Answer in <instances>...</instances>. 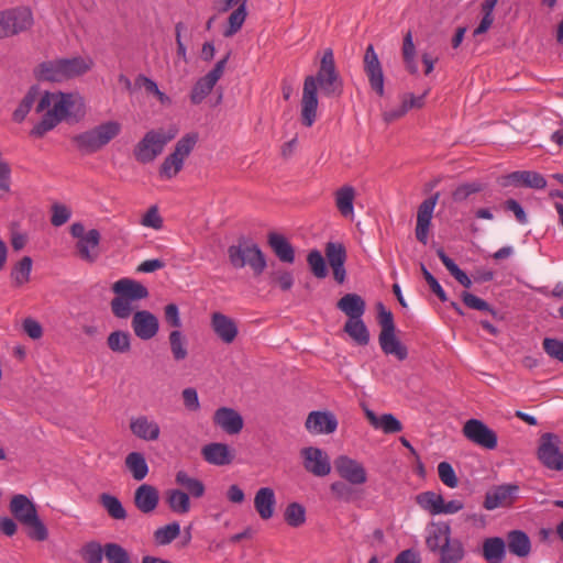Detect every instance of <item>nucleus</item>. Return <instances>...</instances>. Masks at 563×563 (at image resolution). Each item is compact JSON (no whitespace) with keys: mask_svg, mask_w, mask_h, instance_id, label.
<instances>
[{"mask_svg":"<svg viewBox=\"0 0 563 563\" xmlns=\"http://www.w3.org/2000/svg\"><path fill=\"white\" fill-rule=\"evenodd\" d=\"M451 534L452 531L449 523H432L431 528L428 530L426 544L431 552L438 553L443 548L444 543L451 539Z\"/></svg>","mask_w":563,"mask_h":563,"instance_id":"29","label":"nucleus"},{"mask_svg":"<svg viewBox=\"0 0 563 563\" xmlns=\"http://www.w3.org/2000/svg\"><path fill=\"white\" fill-rule=\"evenodd\" d=\"M9 37L30 30L34 24L33 13L27 7L2 10Z\"/></svg>","mask_w":563,"mask_h":563,"instance_id":"14","label":"nucleus"},{"mask_svg":"<svg viewBox=\"0 0 563 563\" xmlns=\"http://www.w3.org/2000/svg\"><path fill=\"white\" fill-rule=\"evenodd\" d=\"M201 454L205 461L218 466L229 465L234 459V453L230 446L220 442L205 445L201 450Z\"/></svg>","mask_w":563,"mask_h":563,"instance_id":"27","label":"nucleus"},{"mask_svg":"<svg viewBox=\"0 0 563 563\" xmlns=\"http://www.w3.org/2000/svg\"><path fill=\"white\" fill-rule=\"evenodd\" d=\"M213 424L230 435L238 434L244 426L243 417L233 408L220 407L212 417Z\"/></svg>","mask_w":563,"mask_h":563,"instance_id":"19","label":"nucleus"},{"mask_svg":"<svg viewBox=\"0 0 563 563\" xmlns=\"http://www.w3.org/2000/svg\"><path fill=\"white\" fill-rule=\"evenodd\" d=\"M36 96L37 91L33 88L24 96L19 107L13 112L12 117L15 122H22L25 119L35 102Z\"/></svg>","mask_w":563,"mask_h":563,"instance_id":"57","label":"nucleus"},{"mask_svg":"<svg viewBox=\"0 0 563 563\" xmlns=\"http://www.w3.org/2000/svg\"><path fill=\"white\" fill-rule=\"evenodd\" d=\"M111 290L115 295L110 302L111 311L119 319H128L134 309L133 302L148 297L144 285L126 277L117 280Z\"/></svg>","mask_w":563,"mask_h":563,"instance_id":"5","label":"nucleus"},{"mask_svg":"<svg viewBox=\"0 0 563 563\" xmlns=\"http://www.w3.org/2000/svg\"><path fill=\"white\" fill-rule=\"evenodd\" d=\"M440 192H435L429 198L424 199L418 207L416 238L422 244L428 243V235L431 225L434 208L438 203Z\"/></svg>","mask_w":563,"mask_h":563,"instance_id":"17","label":"nucleus"},{"mask_svg":"<svg viewBox=\"0 0 563 563\" xmlns=\"http://www.w3.org/2000/svg\"><path fill=\"white\" fill-rule=\"evenodd\" d=\"M136 81L137 82L141 81L143 84V87L145 88L146 92L154 95L162 104L170 103V98L166 93H164L163 91L159 90L157 84L154 80L141 75V76H139Z\"/></svg>","mask_w":563,"mask_h":563,"instance_id":"60","label":"nucleus"},{"mask_svg":"<svg viewBox=\"0 0 563 563\" xmlns=\"http://www.w3.org/2000/svg\"><path fill=\"white\" fill-rule=\"evenodd\" d=\"M284 519L286 523L290 527L298 528L306 522V509L299 503H290L285 511Z\"/></svg>","mask_w":563,"mask_h":563,"instance_id":"47","label":"nucleus"},{"mask_svg":"<svg viewBox=\"0 0 563 563\" xmlns=\"http://www.w3.org/2000/svg\"><path fill=\"white\" fill-rule=\"evenodd\" d=\"M104 556L108 563H131L129 553L118 543H107L104 545Z\"/></svg>","mask_w":563,"mask_h":563,"instance_id":"55","label":"nucleus"},{"mask_svg":"<svg viewBox=\"0 0 563 563\" xmlns=\"http://www.w3.org/2000/svg\"><path fill=\"white\" fill-rule=\"evenodd\" d=\"M305 470L318 477H324L331 472V461L325 451L317 446H306L300 450Z\"/></svg>","mask_w":563,"mask_h":563,"instance_id":"12","label":"nucleus"},{"mask_svg":"<svg viewBox=\"0 0 563 563\" xmlns=\"http://www.w3.org/2000/svg\"><path fill=\"white\" fill-rule=\"evenodd\" d=\"M159 503L158 489L150 484L140 485L134 492V505L143 514L153 512Z\"/></svg>","mask_w":563,"mask_h":563,"instance_id":"24","label":"nucleus"},{"mask_svg":"<svg viewBox=\"0 0 563 563\" xmlns=\"http://www.w3.org/2000/svg\"><path fill=\"white\" fill-rule=\"evenodd\" d=\"M443 497L434 492H423L417 496V504L431 515H440Z\"/></svg>","mask_w":563,"mask_h":563,"instance_id":"49","label":"nucleus"},{"mask_svg":"<svg viewBox=\"0 0 563 563\" xmlns=\"http://www.w3.org/2000/svg\"><path fill=\"white\" fill-rule=\"evenodd\" d=\"M211 327L218 338L227 344L232 343L239 333L235 321L221 312L212 313Z\"/></svg>","mask_w":563,"mask_h":563,"instance_id":"25","label":"nucleus"},{"mask_svg":"<svg viewBox=\"0 0 563 563\" xmlns=\"http://www.w3.org/2000/svg\"><path fill=\"white\" fill-rule=\"evenodd\" d=\"M325 256L333 272L334 279L342 284L345 280L344 263L346 261V250L342 243L328 242L325 244Z\"/></svg>","mask_w":563,"mask_h":563,"instance_id":"21","label":"nucleus"},{"mask_svg":"<svg viewBox=\"0 0 563 563\" xmlns=\"http://www.w3.org/2000/svg\"><path fill=\"white\" fill-rule=\"evenodd\" d=\"M130 429L136 438L144 441H156L161 433L158 423L146 416L132 418Z\"/></svg>","mask_w":563,"mask_h":563,"instance_id":"26","label":"nucleus"},{"mask_svg":"<svg viewBox=\"0 0 563 563\" xmlns=\"http://www.w3.org/2000/svg\"><path fill=\"white\" fill-rule=\"evenodd\" d=\"M335 471L352 485H363L367 482V473L364 465L346 455H340L334 461Z\"/></svg>","mask_w":563,"mask_h":563,"instance_id":"15","label":"nucleus"},{"mask_svg":"<svg viewBox=\"0 0 563 563\" xmlns=\"http://www.w3.org/2000/svg\"><path fill=\"white\" fill-rule=\"evenodd\" d=\"M307 262L311 269V273L317 278H324L328 275L325 260L322 256L320 251H318V250L310 251L307 256Z\"/></svg>","mask_w":563,"mask_h":563,"instance_id":"54","label":"nucleus"},{"mask_svg":"<svg viewBox=\"0 0 563 563\" xmlns=\"http://www.w3.org/2000/svg\"><path fill=\"white\" fill-rule=\"evenodd\" d=\"M178 129L170 126L168 130H151L145 133L143 139L135 145L133 154L141 164L152 163L164 151L168 142L174 140Z\"/></svg>","mask_w":563,"mask_h":563,"instance_id":"7","label":"nucleus"},{"mask_svg":"<svg viewBox=\"0 0 563 563\" xmlns=\"http://www.w3.org/2000/svg\"><path fill=\"white\" fill-rule=\"evenodd\" d=\"M101 234L97 229L89 230L85 238L80 239L76 243V250L80 260L87 263H95L99 255V244Z\"/></svg>","mask_w":563,"mask_h":563,"instance_id":"22","label":"nucleus"},{"mask_svg":"<svg viewBox=\"0 0 563 563\" xmlns=\"http://www.w3.org/2000/svg\"><path fill=\"white\" fill-rule=\"evenodd\" d=\"M169 344L175 361H183L187 357L188 351L186 340L179 330H174L169 334Z\"/></svg>","mask_w":563,"mask_h":563,"instance_id":"51","label":"nucleus"},{"mask_svg":"<svg viewBox=\"0 0 563 563\" xmlns=\"http://www.w3.org/2000/svg\"><path fill=\"white\" fill-rule=\"evenodd\" d=\"M214 86L216 85L211 82L208 78H206L205 76L201 77L192 87L190 93L191 103H201L205 100V98L212 91Z\"/></svg>","mask_w":563,"mask_h":563,"instance_id":"53","label":"nucleus"},{"mask_svg":"<svg viewBox=\"0 0 563 563\" xmlns=\"http://www.w3.org/2000/svg\"><path fill=\"white\" fill-rule=\"evenodd\" d=\"M82 560L87 563H101L104 555V547L97 542H87L80 550Z\"/></svg>","mask_w":563,"mask_h":563,"instance_id":"52","label":"nucleus"},{"mask_svg":"<svg viewBox=\"0 0 563 563\" xmlns=\"http://www.w3.org/2000/svg\"><path fill=\"white\" fill-rule=\"evenodd\" d=\"M503 186L515 185L525 186L533 189H543L547 187L545 178L537 172L517 170L503 177Z\"/></svg>","mask_w":563,"mask_h":563,"instance_id":"23","label":"nucleus"},{"mask_svg":"<svg viewBox=\"0 0 563 563\" xmlns=\"http://www.w3.org/2000/svg\"><path fill=\"white\" fill-rule=\"evenodd\" d=\"M246 1L242 2L234 11L231 12L228 19V27L224 30L223 35L225 37H231L236 34L245 22L247 12H246Z\"/></svg>","mask_w":563,"mask_h":563,"instance_id":"45","label":"nucleus"},{"mask_svg":"<svg viewBox=\"0 0 563 563\" xmlns=\"http://www.w3.org/2000/svg\"><path fill=\"white\" fill-rule=\"evenodd\" d=\"M92 67L93 60L89 56L57 58L41 63L35 69V75L43 81L62 82L82 76Z\"/></svg>","mask_w":563,"mask_h":563,"instance_id":"3","label":"nucleus"},{"mask_svg":"<svg viewBox=\"0 0 563 563\" xmlns=\"http://www.w3.org/2000/svg\"><path fill=\"white\" fill-rule=\"evenodd\" d=\"M231 265L234 268H243L249 265L255 276L261 275L266 266V260L261 249L254 243H240L228 249Z\"/></svg>","mask_w":563,"mask_h":563,"instance_id":"9","label":"nucleus"},{"mask_svg":"<svg viewBox=\"0 0 563 563\" xmlns=\"http://www.w3.org/2000/svg\"><path fill=\"white\" fill-rule=\"evenodd\" d=\"M180 534V525L177 521L159 527L154 532V540L158 545L172 543Z\"/></svg>","mask_w":563,"mask_h":563,"instance_id":"46","label":"nucleus"},{"mask_svg":"<svg viewBox=\"0 0 563 563\" xmlns=\"http://www.w3.org/2000/svg\"><path fill=\"white\" fill-rule=\"evenodd\" d=\"M378 309V321L380 324V333L395 332V323L393 313L385 309L383 303L377 305Z\"/></svg>","mask_w":563,"mask_h":563,"instance_id":"64","label":"nucleus"},{"mask_svg":"<svg viewBox=\"0 0 563 563\" xmlns=\"http://www.w3.org/2000/svg\"><path fill=\"white\" fill-rule=\"evenodd\" d=\"M464 437L486 450H494L498 444L496 432L478 419H470L463 426Z\"/></svg>","mask_w":563,"mask_h":563,"instance_id":"11","label":"nucleus"},{"mask_svg":"<svg viewBox=\"0 0 563 563\" xmlns=\"http://www.w3.org/2000/svg\"><path fill=\"white\" fill-rule=\"evenodd\" d=\"M141 224L146 228L161 230L163 228V219L159 216L157 206H152L142 217Z\"/></svg>","mask_w":563,"mask_h":563,"instance_id":"62","label":"nucleus"},{"mask_svg":"<svg viewBox=\"0 0 563 563\" xmlns=\"http://www.w3.org/2000/svg\"><path fill=\"white\" fill-rule=\"evenodd\" d=\"M276 506L275 492L271 487L260 488L254 496V508L263 520L273 517Z\"/></svg>","mask_w":563,"mask_h":563,"instance_id":"28","label":"nucleus"},{"mask_svg":"<svg viewBox=\"0 0 563 563\" xmlns=\"http://www.w3.org/2000/svg\"><path fill=\"white\" fill-rule=\"evenodd\" d=\"M125 466L135 481L144 479L148 474V465L140 452H131L125 457Z\"/></svg>","mask_w":563,"mask_h":563,"instance_id":"41","label":"nucleus"},{"mask_svg":"<svg viewBox=\"0 0 563 563\" xmlns=\"http://www.w3.org/2000/svg\"><path fill=\"white\" fill-rule=\"evenodd\" d=\"M482 555L487 563H503L506 556V543L500 537L486 538L482 547Z\"/></svg>","mask_w":563,"mask_h":563,"instance_id":"33","label":"nucleus"},{"mask_svg":"<svg viewBox=\"0 0 563 563\" xmlns=\"http://www.w3.org/2000/svg\"><path fill=\"white\" fill-rule=\"evenodd\" d=\"M318 86L325 97H340L343 92V81L335 66L333 51L327 48L320 60L317 74L307 76L303 80L300 119L302 125L310 128L317 120Z\"/></svg>","mask_w":563,"mask_h":563,"instance_id":"1","label":"nucleus"},{"mask_svg":"<svg viewBox=\"0 0 563 563\" xmlns=\"http://www.w3.org/2000/svg\"><path fill=\"white\" fill-rule=\"evenodd\" d=\"M519 486L517 484H503L494 486L485 494L483 507L486 510L511 507L518 498Z\"/></svg>","mask_w":563,"mask_h":563,"instance_id":"13","label":"nucleus"},{"mask_svg":"<svg viewBox=\"0 0 563 563\" xmlns=\"http://www.w3.org/2000/svg\"><path fill=\"white\" fill-rule=\"evenodd\" d=\"M335 206L339 212L344 218H353L354 216V199L355 189L352 186L345 185L339 188L334 195Z\"/></svg>","mask_w":563,"mask_h":563,"instance_id":"37","label":"nucleus"},{"mask_svg":"<svg viewBox=\"0 0 563 563\" xmlns=\"http://www.w3.org/2000/svg\"><path fill=\"white\" fill-rule=\"evenodd\" d=\"M32 271V258L24 256L21 258L11 272V277L15 286H22L30 280Z\"/></svg>","mask_w":563,"mask_h":563,"instance_id":"48","label":"nucleus"},{"mask_svg":"<svg viewBox=\"0 0 563 563\" xmlns=\"http://www.w3.org/2000/svg\"><path fill=\"white\" fill-rule=\"evenodd\" d=\"M165 500L169 510L174 514L186 515L191 509L190 495L183 489H168L165 494Z\"/></svg>","mask_w":563,"mask_h":563,"instance_id":"35","label":"nucleus"},{"mask_svg":"<svg viewBox=\"0 0 563 563\" xmlns=\"http://www.w3.org/2000/svg\"><path fill=\"white\" fill-rule=\"evenodd\" d=\"M271 283L277 284L282 290L287 291L294 285L292 274L285 269H274L269 273Z\"/></svg>","mask_w":563,"mask_h":563,"instance_id":"59","label":"nucleus"},{"mask_svg":"<svg viewBox=\"0 0 563 563\" xmlns=\"http://www.w3.org/2000/svg\"><path fill=\"white\" fill-rule=\"evenodd\" d=\"M437 255L445 266V268L450 272V274L464 287L470 288L472 286V280L467 276L465 272H463L456 263L450 258L442 249L437 251Z\"/></svg>","mask_w":563,"mask_h":563,"instance_id":"44","label":"nucleus"},{"mask_svg":"<svg viewBox=\"0 0 563 563\" xmlns=\"http://www.w3.org/2000/svg\"><path fill=\"white\" fill-rule=\"evenodd\" d=\"M198 142L197 133H188L179 139L173 153L165 157L158 174L163 179L174 178L184 167L185 159L190 155Z\"/></svg>","mask_w":563,"mask_h":563,"instance_id":"8","label":"nucleus"},{"mask_svg":"<svg viewBox=\"0 0 563 563\" xmlns=\"http://www.w3.org/2000/svg\"><path fill=\"white\" fill-rule=\"evenodd\" d=\"M438 474L441 482L450 487L455 488L459 484L457 476L449 462H441L438 465Z\"/></svg>","mask_w":563,"mask_h":563,"instance_id":"58","label":"nucleus"},{"mask_svg":"<svg viewBox=\"0 0 563 563\" xmlns=\"http://www.w3.org/2000/svg\"><path fill=\"white\" fill-rule=\"evenodd\" d=\"M484 189L481 181L464 183L459 185L452 191V199L456 203L466 201L472 195H475Z\"/></svg>","mask_w":563,"mask_h":563,"instance_id":"50","label":"nucleus"},{"mask_svg":"<svg viewBox=\"0 0 563 563\" xmlns=\"http://www.w3.org/2000/svg\"><path fill=\"white\" fill-rule=\"evenodd\" d=\"M71 217V211L65 205L56 203L52 207L51 222L54 227L65 224Z\"/></svg>","mask_w":563,"mask_h":563,"instance_id":"63","label":"nucleus"},{"mask_svg":"<svg viewBox=\"0 0 563 563\" xmlns=\"http://www.w3.org/2000/svg\"><path fill=\"white\" fill-rule=\"evenodd\" d=\"M507 544L510 553L519 558H526L531 552V541L528 534L521 530L509 531Z\"/></svg>","mask_w":563,"mask_h":563,"instance_id":"36","label":"nucleus"},{"mask_svg":"<svg viewBox=\"0 0 563 563\" xmlns=\"http://www.w3.org/2000/svg\"><path fill=\"white\" fill-rule=\"evenodd\" d=\"M364 71L368 78L371 88L378 95L384 96V73L374 46L369 44L364 54Z\"/></svg>","mask_w":563,"mask_h":563,"instance_id":"16","label":"nucleus"},{"mask_svg":"<svg viewBox=\"0 0 563 563\" xmlns=\"http://www.w3.org/2000/svg\"><path fill=\"white\" fill-rule=\"evenodd\" d=\"M365 416L373 428L379 429L386 434L398 433L402 430L401 422L391 413L377 417L373 410L366 408Z\"/></svg>","mask_w":563,"mask_h":563,"instance_id":"30","label":"nucleus"},{"mask_svg":"<svg viewBox=\"0 0 563 563\" xmlns=\"http://www.w3.org/2000/svg\"><path fill=\"white\" fill-rule=\"evenodd\" d=\"M438 554L440 563H460L465 556V548L461 540L451 537Z\"/></svg>","mask_w":563,"mask_h":563,"instance_id":"38","label":"nucleus"},{"mask_svg":"<svg viewBox=\"0 0 563 563\" xmlns=\"http://www.w3.org/2000/svg\"><path fill=\"white\" fill-rule=\"evenodd\" d=\"M559 445L560 439L554 433H544L540 438L538 459L549 470H563V453Z\"/></svg>","mask_w":563,"mask_h":563,"instance_id":"10","label":"nucleus"},{"mask_svg":"<svg viewBox=\"0 0 563 563\" xmlns=\"http://www.w3.org/2000/svg\"><path fill=\"white\" fill-rule=\"evenodd\" d=\"M131 327L134 334L144 341L153 339L159 329L158 319L147 310H140L133 314Z\"/></svg>","mask_w":563,"mask_h":563,"instance_id":"20","label":"nucleus"},{"mask_svg":"<svg viewBox=\"0 0 563 563\" xmlns=\"http://www.w3.org/2000/svg\"><path fill=\"white\" fill-rule=\"evenodd\" d=\"M101 506L106 509L107 514L115 520H125L128 517L120 499L111 494L103 493L99 496Z\"/></svg>","mask_w":563,"mask_h":563,"instance_id":"42","label":"nucleus"},{"mask_svg":"<svg viewBox=\"0 0 563 563\" xmlns=\"http://www.w3.org/2000/svg\"><path fill=\"white\" fill-rule=\"evenodd\" d=\"M268 245L272 247L279 261L288 264L294 263L295 250L283 234L271 232L268 234Z\"/></svg>","mask_w":563,"mask_h":563,"instance_id":"32","label":"nucleus"},{"mask_svg":"<svg viewBox=\"0 0 563 563\" xmlns=\"http://www.w3.org/2000/svg\"><path fill=\"white\" fill-rule=\"evenodd\" d=\"M336 307L349 317L347 320H355L363 317L366 306L360 295L346 294L338 301Z\"/></svg>","mask_w":563,"mask_h":563,"instance_id":"34","label":"nucleus"},{"mask_svg":"<svg viewBox=\"0 0 563 563\" xmlns=\"http://www.w3.org/2000/svg\"><path fill=\"white\" fill-rule=\"evenodd\" d=\"M542 345L550 357L563 362V339L545 338Z\"/></svg>","mask_w":563,"mask_h":563,"instance_id":"61","label":"nucleus"},{"mask_svg":"<svg viewBox=\"0 0 563 563\" xmlns=\"http://www.w3.org/2000/svg\"><path fill=\"white\" fill-rule=\"evenodd\" d=\"M344 332H346L357 345L364 346L369 342V332L362 318L347 320L344 324Z\"/></svg>","mask_w":563,"mask_h":563,"instance_id":"40","label":"nucleus"},{"mask_svg":"<svg viewBox=\"0 0 563 563\" xmlns=\"http://www.w3.org/2000/svg\"><path fill=\"white\" fill-rule=\"evenodd\" d=\"M35 110L44 114L31 130V135L43 137L63 121L81 119L85 115V100L77 92L45 91Z\"/></svg>","mask_w":563,"mask_h":563,"instance_id":"2","label":"nucleus"},{"mask_svg":"<svg viewBox=\"0 0 563 563\" xmlns=\"http://www.w3.org/2000/svg\"><path fill=\"white\" fill-rule=\"evenodd\" d=\"M461 298H462L464 305L466 307H468L470 309H474V310H478V311H487L493 317L497 316V311L495 309H493L487 301H485L484 299H482L468 291H463Z\"/></svg>","mask_w":563,"mask_h":563,"instance_id":"56","label":"nucleus"},{"mask_svg":"<svg viewBox=\"0 0 563 563\" xmlns=\"http://www.w3.org/2000/svg\"><path fill=\"white\" fill-rule=\"evenodd\" d=\"M107 345L114 353H128L131 350V335L126 331H112L107 338Z\"/></svg>","mask_w":563,"mask_h":563,"instance_id":"43","label":"nucleus"},{"mask_svg":"<svg viewBox=\"0 0 563 563\" xmlns=\"http://www.w3.org/2000/svg\"><path fill=\"white\" fill-rule=\"evenodd\" d=\"M378 342L386 355H394L398 361L408 357V349L400 342L395 332L379 333Z\"/></svg>","mask_w":563,"mask_h":563,"instance_id":"31","label":"nucleus"},{"mask_svg":"<svg viewBox=\"0 0 563 563\" xmlns=\"http://www.w3.org/2000/svg\"><path fill=\"white\" fill-rule=\"evenodd\" d=\"M175 483L194 498H200L205 495V484L200 479L190 476L186 471L180 470L176 473Z\"/></svg>","mask_w":563,"mask_h":563,"instance_id":"39","label":"nucleus"},{"mask_svg":"<svg viewBox=\"0 0 563 563\" xmlns=\"http://www.w3.org/2000/svg\"><path fill=\"white\" fill-rule=\"evenodd\" d=\"M338 419L331 411H311L305 422L306 430L311 434H331L338 429Z\"/></svg>","mask_w":563,"mask_h":563,"instance_id":"18","label":"nucleus"},{"mask_svg":"<svg viewBox=\"0 0 563 563\" xmlns=\"http://www.w3.org/2000/svg\"><path fill=\"white\" fill-rule=\"evenodd\" d=\"M13 518L25 529L31 540L43 542L48 538V530L37 515L36 507L25 495L18 494L11 498L9 505Z\"/></svg>","mask_w":563,"mask_h":563,"instance_id":"4","label":"nucleus"},{"mask_svg":"<svg viewBox=\"0 0 563 563\" xmlns=\"http://www.w3.org/2000/svg\"><path fill=\"white\" fill-rule=\"evenodd\" d=\"M120 132L121 124L118 121L111 120L74 135L71 143L79 153L89 155L100 151L117 137Z\"/></svg>","mask_w":563,"mask_h":563,"instance_id":"6","label":"nucleus"}]
</instances>
